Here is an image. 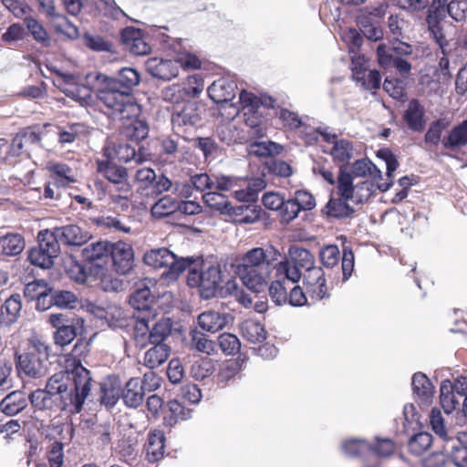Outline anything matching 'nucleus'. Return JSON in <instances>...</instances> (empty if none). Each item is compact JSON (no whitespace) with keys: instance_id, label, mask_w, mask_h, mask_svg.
Listing matches in <instances>:
<instances>
[{"instance_id":"obj_1","label":"nucleus","mask_w":467,"mask_h":467,"mask_svg":"<svg viewBox=\"0 0 467 467\" xmlns=\"http://www.w3.org/2000/svg\"><path fill=\"white\" fill-rule=\"evenodd\" d=\"M139 83L140 75L132 67L121 68L116 78L99 72L88 73L83 85L70 73L58 72L56 79L57 87L82 106L91 102L92 90H95L109 114L119 119H129L140 114V106L130 97L131 89Z\"/></svg>"},{"instance_id":"obj_62","label":"nucleus","mask_w":467,"mask_h":467,"mask_svg":"<svg viewBox=\"0 0 467 467\" xmlns=\"http://www.w3.org/2000/svg\"><path fill=\"white\" fill-rule=\"evenodd\" d=\"M214 371L213 360L210 358H202L196 361L192 367V375L196 379H203Z\"/></svg>"},{"instance_id":"obj_61","label":"nucleus","mask_w":467,"mask_h":467,"mask_svg":"<svg viewBox=\"0 0 467 467\" xmlns=\"http://www.w3.org/2000/svg\"><path fill=\"white\" fill-rule=\"evenodd\" d=\"M77 336V328L72 324L62 326L54 334L55 343L61 347L69 345Z\"/></svg>"},{"instance_id":"obj_63","label":"nucleus","mask_w":467,"mask_h":467,"mask_svg":"<svg viewBox=\"0 0 467 467\" xmlns=\"http://www.w3.org/2000/svg\"><path fill=\"white\" fill-rule=\"evenodd\" d=\"M161 98L167 102L173 103L175 105H182L185 102V97L183 90L181 88V85H171L164 88L161 91Z\"/></svg>"},{"instance_id":"obj_54","label":"nucleus","mask_w":467,"mask_h":467,"mask_svg":"<svg viewBox=\"0 0 467 467\" xmlns=\"http://www.w3.org/2000/svg\"><path fill=\"white\" fill-rule=\"evenodd\" d=\"M26 27L34 39L45 47L49 46L50 38L44 26L35 18L27 17L25 20Z\"/></svg>"},{"instance_id":"obj_35","label":"nucleus","mask_w":467,"mask_h":467,"mask_svg":"<svg viewBox=\"0 0 467 467\" xmlns=\"http://www.w3.org/2000/svg\"><path fill=\"white\" fill-rule=\"evenodd\" d=\"M412 389L420 399L428 401L433 395V387L426 375L418 372L412 377Z\"/></svg>"},{"instance_id":"obj_19","label":"nucleus","mask_w":467,"mask_h":467,"mask_svg":"<svg viewBox=\"0 0 467 467\" xmlns=\"http://www.w3.org/2000/svg\"><path fill=\"white\" fill-rule=\"evenodd\" d=\"M424 116V107L417 99H412L408 104L403 119L410 130L420 131L426 124Z\"/></svg>"},{"instance_id":"obj_29","label":"nucleus","mask_w":467,"mask_h":467,"mask_svg":"<svg viewBox=\"0 0 467 467\" xmlns=\"http://www.w3.org/2000/svg\"><path fill=\"white\" fill-rule=\"evenodd\" d=\"M342 197L331 198L322 212L328 217L343 219L352 215L354 209Z\"/></svg>"},{"instance_id":"obj_53","label":"nucleus","mask_w":467,"mask_h":467,"mask_svg":"<svg viewBox=\"0 0 467 467\" xmlns=\"http://www.w3.org/2000/svg\"><path fill=\"white\" fill-rule=\"evenodd\" d=\"M95 7L102 16L112 19H119L126 16L114 0H97Z\"/></svg>"},{"instance_id":"obj_11","label":"nucleus","mask_w":467,"mask_h":467,"mask_svg":"<svg viewBox=\"0 0 467 467\" xmlns=\"http://www.w3.org/2000/svg\"><path fill=\"white\" fill-rule=\"evenodd\" d=\"M109 254L119 274L126 275L132 269L134 254L130 244L121 241L114 243L110 245Z\"/></svg>"},{"instance_id":"obj_64","label":"nucleus","mask_w":467,"mask_h":467,"mask_svg":"<svg viewBox=\"0 0 467 467\" xmlns=\"http://www.w3.org/2000/svg\"><path fill=\"white\" fill-rule=\"evenodd\" d=\"M447 13L455 21H463L467 14V0H451L447 5Z\"/></svg>"},{"instance_id":"obj_24","label":"nucleus","mask_w":467,"mask_h":467,"mask_svg":"<svg viewBox=\"0 0 467 467\" xmlns=\"http://www.w3.org/2000/svg\"><path fill=\"white\" fill-rule=\"evenodd\" d=\"M148 283L152 285L150 280L140 282L137 285V289L130 297V306L138 310L148 309L154 300V296L150 292Z\"/></svg>"},{"instance_id":"obj_18","label":"nucleus","mask_w":467,"mask_h":467,"mask_svg":"<svg viewBox=\"0 0 467 467\" xmlns=\"http://www.w3.org/2000/svg\"><path fill=\"white\" fill-rule=\"evenodd\" d=\"M27 407V397L20 390L7 394L0 402V410L7 416H15Z\"/></svg>"},{"instance_id":"obj_10","label":"nucleus","mask_w":467,"mask_h":467,"mask_svg":"<svg viewBox=\"0 0 467 467\" xmlns=\"http://www.w3.org/2000/svg\"><path fill=\"white\" fill-rule=\"evenodd\" d=\"M302 276L304 277L303 282L306 286V295H308L313 303L329 296L325 273L320 266L310 269Z\"/></svg>"},{"instance_id":"obj_20","label":"nucleus","mask_w":467,"mask_h":467,"mask_svg":"<svg viewBox=\"0 0 467 467\" xmlns=\"http://www.w3.org/2000/svg\"><path fill=\"white\" fill-rule=\"evenodd\" d=\"M229 315L209 310L198 317L199 326L205 331L215 333L222 330L229 320Z\"/></svg>"},{"instance_id":"obj_31","label":"nucleus","mask_w":467,"mask_h":467,"mask_svg":"<svg viewBox=\"0 0 467 467\" xmlns=\"http://www.w3.org/2000/svg\"><path fill=\"white\" fill-rule=\"evenodd\" d=\"M172 322L170 318H161L150 328L149 340L150 344H166L165 340L171 335Z\"/></svg>"},{"instance_id":"obj_15","label":"nucleus","mask_w":467,"mask_h":467,"mask_svg":"<svg viewBox=\"0 0 467 467\" xmlns=\"http://www.w3.org/2000/svg\"><path fill=\"white\" fill-rule=\"evenodd\" d=\"M148 71L155 78L171 80L179 75V66L176 60L150 58L147 62Z\"/></svg>"},{"instance_id":"obj_38","label":"nucleus","mask_w":467,"mask_h":467,"mask_svg":"<svg viewBox=\"0 0 467 467\" xmlns=\"http://www.w3.org/2000/svg\"><path fill=\"white\" fill-rule=\"evenodd\" d=\"M109 250L110 248L109 247V244L106 242H96L87 245L83 249L82 254L85 260H87L89 263L95 264V265L97 266L98 264H96V262L103 260L104 258L108 257Z\"/></svg>"},{"instance_id":"obj_56","label":"nucleus","mask_w":467,"mask_h":467,"mask_svg":"<svg viewBox=\"0 0 467 467\" xmlns=\"http://www.w3.org/2000/svg\"><path fill=\"white\" fill-rule=\"evenodd\" d=\"M431 442L432 437L430 433L420 432L410 440L409 449L413 454L420 455L430 448Z\"/></svg>"},{"instance_id":"obj_5","label":"nucleus","mask_w":467,"mask_h":467,"mask_svg":"<svg viewBox=\"0 0 467 467\" xmlns=\"http://www.w3.org/2000/svg\"><path fill=\"white\" fill-rule=\"evenodd\" d=\"M222 282V267L217 263H202L200 269L190 268L187 275L188 285L198 288L203 299L214 297Z\"/></svg>"},{"instance_id":"obj_34","label":"nucleus","mask_w":467,"mask_h":467,"mask_svg":"<svg viewBox=\"0 0 467 467\" xmlns=\"http://www.w3.org/2000/svg\"><path fill=\"white\" fill-rule=\"evenodd\" d=\"M353 77L356 80H363L362 85L367 89H377L380 87L381 76L377 70L363 71L361 68H358L356 62L353 60Z\"/></svg>"},{"instance_id":"obj_6","label":"nucleus","mask_w":467,"mask_h":467,"mask_svg":"<svg viewBox=\"0 0 467 467\" xmlns=\"http://www.w3.org/2000/svg\"><path fill=\"white\" fill-rule=\"evenodd\" d=\"M289 258L280 260L277 267V276L296 284L302 278V270L305 273L316 268L315 257L307 249L291 246L288 250Z\"/></svg>"},{"instance_id":"obj_55","label":"nucleus","mask_w":467,"mask_h":467,"mask_svg":"<svg viewBox=\"0 0 467 467\" xmlns=\"http://www.w3.org/2000/svg\"><path fill=\"white\" fill-rule=\"evenodd\" d=\"M430 423L436 435H438L443 441L449 443L451 437L446 430L444 419L438 409L431 410L430 414Z\"/></svg>"},{"instance_id":"obj_47","label":"nucleus","mask_w":467,"mask_h":467,"mask_svg":"<svg viewBox=\"0 0 467 467\" xmlns=\"http://www.w3.org/2000/svg\"><path fill=\"white\" fill-rule=\"evenodd\" d=\"M177 208L178 202L174 199L164 196L152 205L150 212L153 217L161 218L173 213Z\"/></svg>"},{"instance_id":"obj_41","label":"nucleus","mask_w":467,"mask_h":467,"mask_svg":"<svg viewBox=\"0 0 467 467\" xmlns=\"http://www.w3.org/2000/svg\"><path fill=\"white\" fill-rule=\"evenodd\" d=\"M155 189L159 193L171 191L175 194L188 197L191 194V188L185 183H172L170 179L164 175L160 176L155 182Z\"/></svg>"},{"instance_id":"obj_36","label":"nucleus","mask_w":467,"mask_h":467,"mask_svg":"<svg viewBox=\"0 0 467 467\" xmlns=\"http://www.w3.org/2000/svg\"><path fill=\"white\" fill-rule=\"evenodd\" d=\"M242 336L252 343H259L265 338V330L257 321L249 319L241 326Z\"/></svg>"},{"instance_id":"obj_13","label":"nucleus","mask_w":467,"mask_h":467,"mask_svg":"<svg viewBox=\"0 0 467 467\" xmlns=\"http://www.w3.org/2000/svg\"><path fill=\"white\" fill-rule=\"evenodd\" d=\"M16 368L19 374L33 379L42 378L47 372V364L35 356L26 352L17 357Z\"/></svg>"},{"instance_id":"obj_49","label":"nucleus","mask_w":467,"mask_h":467,"mask_svg":"<svg viewBox=\"0 0 467 467\" xmlns=\"http://www.w3.org/2000/svg\"><path fill=\"white\" fill-rule=\"evenodd\" d=\"M282 150L281 145L271 140L252 143L249 147V153L258 157H268L278 155Z\"/></svg>"},{"instance_id":"obj_40","label":"nucleus","mask_w":467,"mask_h":467,"mask_svg":"<svg viewBox=\"0 0 467 467\" xmlns=\"http://www.w3.org/2000/svg\"><path fill=\"white\" fill-rule=\"evenodd\" d=\"M352 176L358 180H362L368 175L376 178H381V171L368 159H360L352 164Z\"/></svg>"},{"instance_id":"obj_25","label":"nucleus","mask_w":467,"mask_h":467,"mask_svg":"<svg viewBox=\"0 0 467 467\" xmlns=\"http://www.w3.org/2000/svg\"><path fill=\"white\" fill-rule=\"evenodd\" d=\"M144 355V365L150 368H156L165 363L171 355L168 344H152Z\"/></svg>"},{"instance_id":"obj_33","label":"nucleus","mask_w":467,"mask_h":467,"mask_svg":"<svg viewBox=\"0 0 467 467\" xmlns=\"http://www.w3.org/2000/svg\"><path fill=\"white\" fill-rule=\"evenodd\" d=\"M192 417V410L185 409L179 401L168 402V412L164 416V423L168 426L175 425L179 420H186Z\"/></svg>"},{"instance_id":"obj_21","label":"nucleus","mask_w":467,"mask_h":467,"mask_svg":"<svg viewBox=\"0 0 467 467\" xmlns=\"http://www.w3.org/2000/svg\"><path fill=\"white\" fill-rule=\"evenodd\" d=\"M26 247L25 238L16 233L0 235V255L16 256Z\"/></svg>"},{"instance_id":"obj_58","label":"nucleus","mask_w":467,"mask_h":467,"mask_svg":"<svg viewBox=\"0 0 467 467\" xmlns=\"http://www.w3.org/2000/svg\"><path fill=\"white\" fill-rule=\"evenodd\" d=\"M219 346L226 355H234L240 350L241 343L239 338L230 333H223L218 337Z\"/></svg>"},{"instance_id":"obj_28","label":"nucleus","mask_w":467,"mask_h":467,"mask_svg":"<svg viewBox=\"0 0 467 467\" xmlns=\"http://www.w3.org/2000/svg\"><path fill=\"white\" fill-rule=\"evenodd\" d=\"M444 148L456 150L467 145V119L454 126L442 140Z\"/></svg>"},{"instance_id":"obj_42","label":"nucleus","mask_w":467,"mask_h":467,"mask_svg":"<svg viewBox=\"0 0 467 467\" xmlns=\"http://www.w3.org/2000/svg\"><path fill=\"white\" fill-rule=\"evenodd\" d=\"M98 270L95 275L100 279L101 288L106 292H119L124 289V283L121 279L106 273L100 265H97Z\"/></svg>"},{"instance_id":"obj_57","label":"nucleus","mask_w":467,"mask_h":467,"mask_svg":"<svg viewBox=\"0 0 467 467\" xmlns=\"http://www.w3.org/2000/svg\"><path fill=\"white\" fill-rule=\"evenodd\" d=\"M451 449V461L456 467H467V450L455 444L453 438L446 442L444 450Z\"/></svg>"},{"instance_id":"obj_14","label":"nucleus","mask_w":467,"mask_h":467,"mask_svg":"<svg viewBox=\"0 0 467 467\" xmlns=\"http://www.w3.org/2000/svg\"><path fill=\"white\" fill-rule=\"evenodd\" d=\"M237 85L227 78H219L209 86L207 91L210 99L215 103H227L235 97Z\"/></svg>"},{"instance_id":"obj_9","label":"nucleus","mask_w":467,"mask_h":467,"mask_svg":"<svg viewBox=\"0 0 467 467\" xmlns=\"http://www.w3.org/2000/svg\"><path fill=\"white\" fill-rule=\"evenodd\" d=\"M201 113L196 102L186 100L172 107L171 125L178 135L191 134L201 124Z\"/></svg>"},{"instance_id":"obj_45","label":"nucleus","mask_w":467,"mask_h":467,"mask_svg":"<svg viewBox=\"0 0 467 467\" xmlns=\"http://www.w3.org/2000/svg\"><path fill=\"white\" fill-rule=\"evenodd\" d=\"M190 348L197 350L198 352L211 355L214 350L213 341L208 339L206 336L197 330H192L190 333Z\"/></svg>"},{"instance_id":"obj_39","label":"nucleus","mask_w":467,"mask_h":467,"mask_svg":"<svg viewBox=\"0 0 467 467\" xmlns=\"http://www.w3.org/2000/svg\"><path fill=\"white\" fill-rule=\"evenodd\" d=\"M447 5L448 0H432L426 18L430 30L438 28V23L445 17Z\"/></svg>"},{"instance_id":"obj_48","label":"nucleus","mask_w":467,"mask_h":467,"mask_svg":"<svg viewBox=\"0 0 467 467\" xmlns=\"http://www.w3.org/2000/svg\"><path fill=\"white\" fill-rule=\"evenodd\" d=\"M27 400L32 406L39 410H50L57 401L46 389H36L31 392Z\"/></svg>"},{"instance_id":"obj_60","label":"nucleus","mask_w":467,"mask_h":467,"mask_svg":"<svg viewBox=\"0 0 467 467\" xmlns=\"http://www.w3.org/2000/svg\"><path fill=\"white\" fill-rule=\"evenodd\" d=\"M52 298L54 305L60 308H74L78 301L74 293L66 290L55 291L52 294Z\"/></svg>"},{"instance_id":"obj_4","label":"nucleus","mask_w":467,"mask_h":467,"mask_svg":"<svg viewBox=\"0 0 467 467\" xmlns=\"http://www.w3.org/2000/svg\"><path fill=\"white\" fill-rule=\"evenodd\" d=\"M97 171L109 182L110 201L123 210L128 209L132 186L129 181L127 169L109 161H98Z\"/></svg>"},{"instance_id":"obj_51","label":"nucleus","mask_w":467,"mask_h":467,"mask_svg":"<svg viewBox=\"0 0 467 467\" xmlns=\"http://www.w3.org/2000/svg\"><path fill=\"white\" fill-rule=\"evenodd\" d=\"M285 281L288 280L275 276V280L269 285V296L275 305L282 306L287 302Z\"/></svg>"},{"instance_id":"obj_8","label":"nucleus","mask_w":467,"mask_h":467,"mask_svg":"<svg viewBox=\"0 0 467 467\" xmlns=\"http://www.w3.org/2000/svg\"><path fill=\"white\" fill-rule=\"evenodd\" d=\"M144 263L153 268H165L163 275L176 279L181 273L190 266L187 258H178L167 248L152 249L143 256Z\"/></svg>"},{"instance_id":"obj_30","label":"nucleus","mask_w":467,"mask_h":467,"mask_svg":"<svg viewBox=\"0 0 467 467\" xmlns=\"http://www.w3.org/2000/svg\"><path fill=\"white\" fill-rule=\"evenodd\" d=\"M461 398L453 391L452 383L443 380L440 387V403L446 414L451 413L460 404Z\"/></svg>"},{"instance_id":"obj_16","label":"nucleus","mask_w":467,"mask_h":467,"mask_svg":"<svg viewBox=\"0 0 467 467\" xmlns=\"http://www.w3.org/2000/svg\"><path fill=\"white\" fill-rule=\"evenodd\" d=\"M323 151L329 154L335 162L340 163V168H344L346 171V164L354 156L352 142L345 139H338L332 146L324 147Z\"/></svg>"},{"instance_id":"obj_7","label":"nucleus","mask_w":467,"mask_h":467,"mask_svg":"<svg viewBox=\"0 0 467 467\" xmlns=\"http://www.w3.org/2000/svg\"><path fill=\"white\" fill-rule=\"evenodd\" d=\"M337 193L345 201L359 204L367 202L375 191V186L368 180H358L344 168H339L337 180Z\"/></svg>"},{"instance_id":"obj_32","label":"nucleus","mask_w":467,"mask_h":467,"mask_svg":"<svg viewBox=\"0 0 467 467\" xmlns=\"http://www.w3.org/2000/svg\"><path fill=\"white\" fill-rule=\"evenodd\" d=\"M60 243L61 240L58 234H57L56 228L52 230L47 229L38 234V245L57 257L60 252Z\"/></svg>"},{"instance_id":"obj_44","label":"nucleus","mask_w":467,"mask_h":467,"mask_svg":"<svg viewBox=\"0 0 467 467\" xmlns=\"http://www.w3.org/2000/svg\"><path fill=\"white\" fill-rule=\"evenodd\" d=\"M202 199L208 206L219 211L222 213H231V203L226 196L222 193L216 192H208L203 194Z\"/></svg>"},{"instance_id":"obj_46","label":"nucleus","mask_w":467,"mask_h":467,"mask_svg":"<svg viewBox=\"0 0 467 467\" xmlns=\"http://www.w3.org/2000/svg\"><path fill=\"white\" fill-rule=\"evenodd\" d=\"M378 156L380 157L381 159H383L386 162L387 176H388V180H389V182H387L379 183L378 185V188L381 192H386L392 185V180L390 178L392 176V173L397 170V168L399 166V162H398L396 157L389 150H379Z\"/></svg>"},{"instance_id":"obj_59","label":"nucleus","mask_w":467,"mask_h":467,"mask_svg":"<svg viewBox=\"0 0 467 467\" xmlns=\"http://www.w3.org/2000/svg\"><path fill=\"white\" fill-rule=\"evenodd\" d=\"M358 25L362 34L369 40L378 41L383 37L382 29L373 24L368 17H360Z\"/></svg>"},{"instance_id":"obj_22","label":"nucleus","mask_w":467,"mask_h":467,"mask_svg":"<svg viewBox=\"0 0 467 467\" xmlns=\"http://www.w3.org/2000/svg\"><path fill=\"white\" fill-rule=\"evenodd\" d=\"M21 296L17 294L7 298L0 309V326H10L15 323L21 311Z\"/></svg>"},{"instance_id":"obj_26","label":"nucleus","mask_w":467,"mask_h":467,"mask_svg":"<svg viewBox=\"0 0 467 467\" xmlns=\"http://www.w3.org/2000/svg\"><path fill=\"white\" fill-rule=\"evenodd\" d=\"M47 170L56 177V183L58 186L66 187L77 181L74 170L66 163L49 161L47 164Z\"/></svg>"},{"instance_id":"obj_17","label":"nucleus","mask_w":467,"mask_h":467,"mask_svg":"<svg viewBox=\"0 0 467 467\" xmlns=\"http://www.w3.org/2000/svg\"><path fill=\"white\" fill-rule=\"evenodd\" d=\"M61 243L66 245L80 246L90 238L87 231L82 230L76 224H68L60 227H55Z\"/></svg>"},{"instance_id":"obj_3","label":"nucleus","mask_w":467,"mask_h":467,"mask_svg":"<svg viewBox=\"0 0 467 467\" xmlns=\"http://www.w3.org/2000/svg\"><path fill=\"white\" fill-rule=\"evenodd\" d=\"M280 258V251L273 245L254 247L242 256L236 273L249 290L261 293L267 287L274 270L277 276Z\"/></svg>"},{"instance_id":"obj_50","label":"nucleus","mask_w":467,"mask_h":467,"mask_svg":"<svg viewBox=\"0 0 467 467\" xmlns=\"http://www.w3.org/2000/svg\"><path fill=\"white\" fill-rule=\"evenodd\" d=\"M83 132L80 123H74L66 127H57L58 142L61 146L73 143Z\"/></svg>"},{"instance_id":"obj_37","label":"nucleus","mask_w":467,"mask_h":467,"mask_svg":"<svg viewBox=\"0 0 467 467\" xmlns=\"http://www.w3.org/2000/svg\"><path fill=\"white\" fill-rule=\"evenodd\" d=\"M136 118L137 116L129 119L130 123L125 125L124 134L131 140L140 141L147 138L149 128L145 121L137 119ZM124 120H128V119H125Z\"/></svg>"},{"instance_id":"obj_27","label":"nucleus","mask_w":467,"mask_h":467,"mask_svg":"<svg viewBox=\"0 0 467 467\" xmlns=\"http://www.w3.org/2000/svg\"><path fill=\"white\" fill-rule=\"evenodd\" d=\"M164 441L165 437L161 431H153L149 434L145 450L150 462H157L163 457Z\"/></svg>"},{"instance_id":"obj_52","label":"nucleus","mask_w":467,"mask_h":467,"mask_svg":"<svg viewBox=\"0 0 467 467\" xmlns=\"http://www.w3.org/2000/svg\"><path fill=\"white\" fill-rule=\"evenodd\" d=\"M181 88L183 90L185 98H195L202 92L204 83L201 77L192 75L184 80L182 85H181Z\"/></svg>"},{"instance_id":"obj_23","label":"nucleus","mask_w":467,"mask_h":467,"mask_svg":"<svg viewBox=\"0 0 467 467\" xmlns=\"http://www.w3.org/2000/svg\"><path fill=\"white\" fill-rule=\"evenodd\" d=\"M144 390L139 378H131L122 392L124 403L130 408H138L143 400Z\"/></svg>"},{"instance_id":"obj_2","label":"nucleus","mask_w":467,"mask_h":467,"mask_svg":"<svg viewBox=\"0 0 467 467\" xmlns=\"http://www.w3.org/2000/svg\"><path fill=\"white\" fill-rule=\"evenodd\" d=\"M89 370L78 363L70 373L53 375L47 382L46 390L57 400L59 399L62 410L78 413L91 389Z\"/></svg>"},{"instance_id":"obj_12","label":"nucleus","mask_w":467,"mask_h":467,"mask_svg":"<svg viewBox=\"0 0 467 467\" xmlns=\"http://www.w3.org/2000/svg\"><path fill=\"white\" fill-rule=\"evenodd\" d=\"M121 42L125 48L137 56H144L150 52V46L144 33L133 27H127L121 31Z\"/></svg>"},{"instance_id":"obj_43","label":"nucleus","mask_w":467,"mask_h":467,"mask_svg":"<svg viewBox=\"0 0 467 467\" xmlns=\"http://www.w3.org/2000/svg\"><path fill=\"white\" fill-rule=\"evenodd\" d=\"M55 258H57L56 255L49 254L39 245L30 249L28 252V259L30 263L44 269L52 267Z\"/></svg>"}]
</instances>
